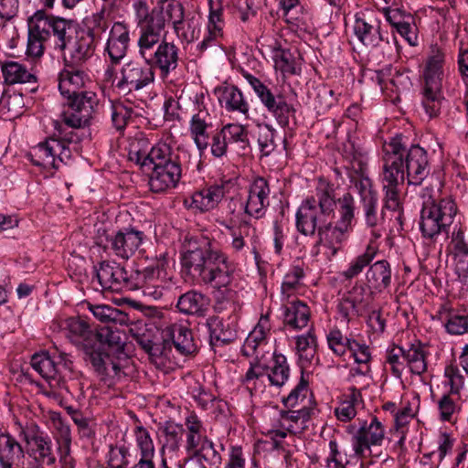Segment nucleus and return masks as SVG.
<instances>
[{
    "mask_svg": "<svg viewBox=\"0 0 468 468\" xmlns=\"http://www.w3.org/2000/svg\"><path fill=\"white\" fill-rule=\"evenodd\" d=\"M335 208V187L324 179H319L314 194L298 207L295 215L297 230L304 236H314L317 232V240L312 249L314 256L319 254L320 246L326 249L328 258L335 256L350 233L332 222Z\"/></svg>",
    "mask_w": 468,
    "mask_h": 468,
    "instance_id": "f257e3e1",
    "label": "nucleus"
},
{
    "mask_svg": "<svg viewBox=\"0 0 468 468\" xmlns=\"http://www.w3.org/2000/svg\"><path fill=\"white\" fill-rule=\"evenodd\" d=\"M181 263L189 275L216 289L218 302H235V265L208 239H190L184 245Z\"/></svg>",
    "mask_w": 468,
    "mask_h": 468,
    "instance_id": "f03ea898",
    "label": "nucleus"
},
{
    "mask_svg": "<svg viewBox=\"0 0 468 468\" xmlns=\"http://www.w3.org/2000/svg\"><path fill=\"white\" fill-rule=\"evenodd\" d=\"M133 10L139 28L138 54L165 80L179 64V48L165 40V17L161 8L149 9L146 0H133Z\"/></svg>",
    "mask_w": 468,
    "mask_h": 468,
    "instance_id": "7ed1b4c3",
    "label": "nucleus"
},
{
    "mask_svg": "<svg viewBox=\"0 0 468 468\" xmlns=\"http://www.w3.org/2000/svg\"><path fill=\"white\" fill-rule=\"evenodd\" d=\"M399 150V137H393L383 147V165L379 174V181L384 191V208L400 211V192L407 175L403 168Z\"/></svg>",
    "mask_w": 468,
    "mask_h": 468,
    "instance_id": "20e7f679",
    "label": "nucleus"
},
{
    "mask_svg": "<svg viewBox=\"0 0 468 468\" xmlns=\"http://www.w3.org/2000/svg\"><path fill=\"white\" fill-rule=\"evenodd\" d=\"M444 64V52L439 48H432L420 75L422 105L430 117L437 116L441 110Z\"/></svg>",
    "mask_w": 468,
    "mask_h": 468,
    "instance_id": "39448f33",
    "label": "nucleus"
},
{
    "mask_svg": "<svg viewBox=\"0 0 468 468\" xmlns=\"http://www.w3.org/2000/svg\"><path fill=\"white\" fill-rule=\"evenodd\" d=\"M378 251V245L373 240H370L366 250L350 261L348 267L342 272V276L346 280H351L359 275L367 266H369L366 273L368 287L378 292L388 288L392 280L391 268L388 261L381 260L370 265Z\"/></svg>",
    "mask_w": 468,
    "mask_h": 468,
    "instance_id": "423d86ee",
    "label": "nucleus"
},
{
    "mask_svg": "<svg viewBox=\"0 0 468 468\" xmlns=\"http://www.w3.org/2000/svg\"><path fill=\"white\" fill-rule=\"evenodd\" d=\"M105 80L121 94L129 95L152 85L155 73L145 60L133 58L123 63L115 73L113 66L105 69Z\"/></svg>",
    "mask_w": 468,
    "mask_h": 468,
    "instance_id": "0eeeda50",
    "label": "nucleus"
},
{
    "mask_svg": "<svg viewBox=\"0 0 468 468\" xmlns=\"http://www.w3.org/2000/svg\"><path fill=\"white\" fill-rule=\"evenodd\" d=\"M185 451L187 455L197 456L204 459L211 468H219L222 463L221 452L225 450L223 444L216 446L206 435V429L200 419L191 413L186 418Z\"/></svg>",
    "mask_w": 468,
    "mask_h": 468,
    "instance_id": "6e6552de",
    "label": "nucleus"
},
{
    "mask_svg": "<svg viewBox=\"0 0 468 468\" xmlns=\"http://www.w3.org/2000/svg\"><path fill=\"white\" fill-rule=\"evenodd\" d=\"M163 342L154 343L149 354L151 362L157 367L166 366L170 359L171 344L176 351L184 356L191 355L197 350L193 334L186 322L173 323L166 325L162 332Z\"/></svg>",
    "mask_w": 468,
    "mask_h": 468,
    "instance_id": "1a4fd4ad",
    "label": "nucleus"
},
{
    "mask_svg": "<svg viewBox=\"0 0 468 468\" xmlns=\"http://www.w3.org/2000/svg\"><path fill=\"white\" fill-rule=\"evenodd\" d=\"M265 376L271 386L281 388L285 385L290 377V367L286 356L273 352L270 361L266 363L261 356V359L250 362L242 382L250 391H257L263 387Z\"/></svg>",
    "mask_w": 468,
    "mask_h": 468,
    "instance_id": "9d476101",
    "label": "nucleus"
},
{
    "mask_svg": "<svg viewBox=\"0 0 468 468\" xmlns=\"http://www.w3.org/2000/svg\"><path fill=\"white\" fill-rule=\"evenodd\" d=\"M457 207L451 197L435 200L430 197L423 202L420 228L424 238L434 239L441 233H448Z\"/></svg>",
    "mask_w": 468,
    "mask_h": 468,
    "instance_id": "9b49d317",
    "label": "nucleus"
},
{
    "mask_svg": "<svg viewBox=\"0 0 468 468\" xmlns=\"http://www.w3.org/2000/svg\"><path fill=\"white\" fill-rule=\"evenodd\" d=\"M241 75L251 86L261 104L272 115L278 124L282 127H287L290 123V118L294 117L295 114L293 105L289 103L281 92H273L260 79L248 71L242 70Z\"/></svg>",
    "mask_w": 468,
    "mask_h": 468,
    "instance_id": "f8f14e48",
    "label": "nucleus"
},
{
    "mask_svg": "<svg viewBox=\"0 0 468 468\" xmlns=\"http://www.w3.org/2000/svg\"><path fill=\"white\" fill-rule=\"evenodd\" d=\"M178 148L174 149L166 142H158L148 149L147 140L144 138L137 139L133 142L129 150V159L141 166H158L166 164H178Z\"/></svg>",
    "mask_w": 468,
    "mask_h": 468,
    "instance_id": "ddd939ff",
    "label": "nucleus"
},
{
    "mask_svg": "<svg viewBox=\"0 0 468 468\" xmlns=\"http://www.w3.org/2000/svg\"><path fill=\"white\" fill-rule=\"evenodd\" d=\"M83 358L107 386L114 385L125 377L121 363L122 356L110 353L101 345L89 347Z\"/></svg>",
    "mask_w": 468,
    "mask_h": 468,
    "instance_id": "4468645a",
    "label": "nucleus"
},
{
    "mask_svg": "<svg viewBox=\"0 0 468 468\" xmlns=\"http://www.w3.org/2000/svg\"><path fill=\"white\" fill-rule=\"evenodd\" d=\"M65 98L67 102L60 114L62 121L73 129L89 126L98 105L96 93L85 90Z\"/></svg>",
    "mask_w": 468,
    "mask_h": 468,
    "instance_id": "2eb2a0df",
    "label": "nucleus"
},
{
    "mask_svg": "<svg viewBox=\"0 0 468 468\" xmlns=\"http://www.w3.org/2000/svg\"><path fill=\"white\" fill-rule=\"evenodd\" d=\"M31 17L44 37L53 43L55 50L65 52L66 43L76 31L73 22L48 15L44 10H37Z\"/></svg>",
    "mask_w": 468,
    "mask_h": 468,
    "instance_id": "dca6fc26",
    "label": "nucleus"
},
{
    "mask_svg": "<svg viewBox=\"0 0 468 468\" xmlns=\"http://www.w3.org/2000/svg\"><path fill=\"white\" fill-rule=\"evenodd\" d=\"M399 137V150L401 154L403 168L407 175L409 185L420 186L430 174V162L427 151L420 145H411L406 148L403 143V137Z\"/></svg>",
    "mask_w": 468,
    "mask_h": 468,
    "instance_id": "f3484780",
    "label": "nucleus"
},
{
    "mask_svg": "<svg viewBox=\"0 0 468 468\" xmlns=\"http://www.w3.org/2000/svg\"><path fill=\"white\" fill-rule=\"evenodd\" d=\"M35 165L44 168L58 169L60 164H66L71 158V150L65 148L54 136L39 143L30 153Z\"/></svg>",
    "mask_w": 468,
    "mask_h": 468,
    "instance_id": "a211bd4d",
    "label": "nucleus"
},
{
    "mask_svg": "<svg viewBox=\"0 0 468 468\" xmlns=\"http://www.w3.org/2000/svg\"><path fill=\"white\" fill-rule=\"evenodd\" d=\"M385 434V427L377 417H373L370 423L363 421L351 440L355 455L365 458L366 452H370L371 446L382 445Z\"/></svg>",
    "mask_w": 468,
    "mask_h": 468,
    "instance_id": "6ab92c4d",
    "label": "nucleus"
},
{
    "mask_svg": "<svg viewBox=\"0 0 468 468\" xmlns=\"http://www.w3.org/2000/svg\"><path fill=\"white\" fill-rule=\"evenodd\" d=\"M314 413V409L309 405H303L296 410H281L277 417L273 418L271 424L274 428L271 431L282 438H285L287 433H300L307 428V422Z\"/></svg>",
    "mask_w": 468,
    "mask_h": 468,
    "instance_id": "aec40b11",
    "label": "nucleus"
},
{
    "mask_svg": "<svg viewBox=\"0 0 468 468\" xmlns=\"http://www.w3.org/2000/svg\"><path fill=\"white\" fill-rule=\"evenodd\" d=\"M96 271L102 290H109L114 292L132 291V271L129 273L120 263L102 261Z\"/></svg>",
    "mask_w": 468,
    "mask_h": 468,
    "instance_id": "412c9836",
    "label": "nucleus"
},
{
    "mask_svg": "<svg viewBox=\"0 0 468 468\" xmlns=\"http://www.w3.org/2000/svg\"><path fill=\"white\" fill-rule=\"evenodd\" d=\"M132 291L142 289L143 293L155 300L163 296L165 271L163 264L148 266L142 271H132Z\"/></svg>",
    "mask_w": 468,
    "mask_h": 468,
    "instance_id": "4be33fe9",
    "label": "nucleus"
},
{
    "mask_svg": "<svg viewBox=\"0 0 468 468\" xmlns=\"http://www.w3.org/2000/svg\"><path fill=\"white\" fill-rule=\"evenodd\" d=\"M20 436L29 447V453L42 464L53 465L56 457L52 450V441L48 435L41 431L37 425L22 429Z\"/></svg>",
    "mask_w": 468,
    "mask_h": 468,
    "instance_id": "5701e85b",
    "label": "nucleus"
},
{
    "mask_svg": "<svg viewBox=\"0 0 468 468\" xmlns=\"http://www.w3.org/2000/svg\"><path fill=\"white\" fill-rule=\"evenodd\" d=\"M66 66H83L94 54V39L85 30H76L65 45Z\"/></svg>",
    "mask_w": 468,
    "mask_h": 468,
    "instance_id": "b1692460",
    "label": "nucleus"
},
{
    "mask_svg": "<svg viewBox=\"0 0 468 468\" xmlns=\"http://www.w3.org/2000/svg\"><path fill=\"white\" fill-rule=\"evenodd\" d=\"M145 234L134 228H124L109 236L107 240L112 253L123 260H129L142 246Z\"/></svg>",
    "mask_w": 468,
    "mask_h": 468,
    "instance_id": "393cba45",
    "label": "nucleus"
},
{
    "mask_svg": "<svg viewBox=\"0 0 468 468\" xmlns=\"http://www.w3.org/2000/svg\"><path fill=\"white\" fill-rule=\"evenodd\" d=\"M131 42L130 27L124 21H115L112 25L106 44L104 55H107L112 66L117 65L127 55Z\"/></svg>",
    "mask_w": 468,
    "mask_h": 468,
    "instance_id": "a878e982",
    "label": "nucleus"
},
{
    "mask_svg": "<svg viewBox=\"0 0 468 468\" xmlns=\"http://www.w3.org/2000/svg\"><path fill=\"white\" fill-rule=\"evenodd\" d=\"M56 359L54 356L49 355L48 352L37 353L31 357L32 367L47 380L49 390L43 388L42 393L48 398L55 397L57 391L60 389H67L66 383L63 379L58 378V369L56 367Z\"/></svg>",
    "mask_w": 468,
    "mask_h": 468,
    "instance_id": "bb28decb",
    "label": "nucleus"
},
{
    "mask_svg": "<svg viewBox=\"0 0 468 468\" xmlns=\"http://www.w3.org/2000/svg\"><path fill=\"white\" fill-rule=\"evenodd\" d=\"M372 292L363 284L356 283L351 290L345 292L337 304L340 315L346 321L358 316L372 301Z\"/></svg>",
    "mask_w": 468,
    "mask_h": 468,
    "instance_id": "cd10ccee",
    "label": "nucleus"
},
{
    "mask_svg": "<svg viewBox=\"0 0 468 468\" xmlns=\"http://www.w3.org/2000/svg\"><path fill=\"white\" fill-rule=\"evenodd\" d=\"M354 33L367 48H376L384 40L381 20L372 12H360L356 15Z\"/></svg>",
    "mask_w": 468,
    "mask_h": 468,
    "instance_id": "c85d7f7f",
    "label": "nucleus"
},
{
    "mask_svg": "<svg viewBox=\"0 0 468 468\" xmlns=\"http://www.w3.org/2000/svg\"><path fill=\"white\" fill-rule=\"evenodd\" d=\"M348 168V177L352 186L360 197V202L378 197V192L373 188L372 181L367 176V158L361 153L355 154Z\"/></svg>",
    "mask_w": 468,
    "mask_h": 468,
    "instance_id": "c756f323",
    "label": "nucleus"
},
{
    "mask_svg": "<svg viewBox=\"0 0 468 468\" xmlns=\"http://www.w3.org/2000/svg\"><path fill=\"white\" fill-rule=\"evenodd\" d=\"M60 328L70 343L83 351V354L94 345L99 335L91 330L90 324L80 317H69L60 323Z\"/></svg>",
    "mask_w": 468,
    "mask_h": 468,
    "instance_id": "7c9ffc66",
    "label": "nucleus"
},
{
    "mask_svg": "<svg viewBox=\"0 0 468 468\" xmlns=\"http://www.w3.org/2000/svg\"><path fill=\"white\" fill-rule=\"evenodd\" d=\"M270 192L269 183L265 178H255L249 187L245 213L255 218H261L270 204Z\"/></svg>",
    "mask_w": 468,
    "mask_h": 468,
    "instance_id": "2f4dec72",
    "label": "nucleus"
},
{
    "mask_svg": "<svg viewBox=\"0 0 468 468\" xmlns=\"http://www.w3.org/2000/svg\"><path fill=\"white\" fill-rule=\"evenodd\" d=\"M149 186L152 192L163 193L176 187L182 176L181 163L150 167Z\"/></svg>",
    "mask_w": 468,
    "mask_h": 468,
    "instance_id": "473e14b6",
    "label": "nucleus"
},
{
    "mask_svg": "<svg viewBox=\"0 0 468 468\" xmlns=\"http://www.w3.org/2000/svg\"><path fill=\"white\" fill-rule=\"evenodd\" d=\"M229 185V182H224L195 191L190 197V203H188V200H186V203L190 208L201 212L209 211L215 208L223 199Z\"/></svg>",
    "mask_w": 468,
    "mask_h": 468,
    "instance_id": "72a5a7b5",
    "label": "nucleus"
},
{
    "mask_svg": "<svg viewBox=\"0 0 468 468\" xmlns=\"http://www.w3.org/2000/svg\"><path fill=\"white\" fill-rule=\"evenodd\" d=\"M58 90L65 97L80 93V90L89 81V77L82 66H66L58 74Z\"/></svg>",
    "mask_w": 468,
    "mask_h": 468,
    "instance_id": "f704fd0d",
    "label": "nucleus"
},
{
    "mask_svg": "<svg viewBox=\"0 0 468 468\" xmlns=\"http://www.w3.org/2000/svg\"><path fill=\"white\" fill-rule=\"evenodd\" d=\"M218 102L227 112H239L249 116L250 105L242 91L234 85H225L215 89Z\"/></svg>",
    "mask_w": 468,
    "mask_h": 468,
    "instance_id": "c9c22d12",
    "label": "nucleus"
},
{
    "mask_svg": "<svg viewBox=\"0 0 468 468\" xmlns=\"http://www.w3.org/2000/svg\"><path fill=\"white\" fill-rule=\"evenodd\" d=\"M212 120L210 114L206 110H200L195 113L189 124L190 136L193 139L200 154L208 147L210 129H212Z\"/></svg>",
    "mask_w": 468,
    "mask_h": 468,
    "instance_id": "e433bc0d",
    "label": "nucleus"
},
{
    "mask_svg": "<svg viewBox=\"0 0 468 468\" xmlns=\"http://www.w3.org/2000/svg\"><path fill=\"white\" fill-rule=\"evenodd\" d=\"M25 453L20 443L9 433L0 434L1 468H21Z\"/></svg>",
    "mask_w": 468,
    "mask_h": 468,
    "instance_id": "4c0bfd02",
    "label": "nucleus"
},
{
    "mask_svg": "<svg viewBox=\"0 0 468 468\" xmlns=\"http://www.w3.org/2000/svg\"><path fill=\"white\" fill-rule=\"evenodd\" d=\"M210 345L218 346L229 344L237 338L236 324L229 320L212 316L207 320Z\"/></svg>",
    "mask_w": 468,
    "mask_h": 468,
    "instance_id": "58836bf2",
    "label": "nucleus"
},
{
    "mask_svg": "<svg viewBox=\"0 0 468 468\" xmlns=\"http://www.w3.org/2000/svg\"><path fill=\"white\" fill-rule=\"evenodd\" d=\"M209 305V299L203 293L191 290L181 294L176 308L182 314L204 316Z\"/></svg>",
    "mask_w": 468,
    "mask_h": 468,
    "instance_id": "ea45409f",
    "label": "nucleus"
},
{
    "mask_svg": "<svg viewBox=\"0 0 468 468\" xmlns=\"http://www.w3.org/2000/svg\"><path fill=\"white\" fill-rule=\"evenodd\" d=\"M262 48H267L272 52V58L280 66L282 71L290 74L296 73L295 58L290 50L282 48L281 43L269 37H261L260 40Z\"/></svg>",
    "mask_w": 468,
    "mask_h": 468,
    "instance_id": "a19ab883",
    "label": "nucleus"
},
{
    "mask_svg": "<svg viewBox=\"0 0 468 468\" xmlns=\"http://www.w3.org/2000/svg\"><path fill=\"white\" fill-rule=\"evenodd\" d=\"M269 332L268 317H261L254 329L247 336L243 353L246 356L255 355V360L261 359V351L266 346V336Z\"/></svg>",
    "mask_w": 468,
    "mask_h": 468,
    "instance_id": "79ce46f5",
    "label": "nucleus"
},
{
    "mask_svg": "<svg viewBox=\"0 0 468 468\" xmlns=\"http://www.w3.org/2000/svg\"><path fill=\"white\" fill-rule=\"evenodd\" d=\"M1 72L6 84L36 83L37 77L22 63L15 60L0 61Z\"/></svg>",
    "mask_w": 468,
    "mask_h": 468,
    "instance_id": "37998d69",
    "label": "nucleus"
},
{
    "mask_svg": "<svg viewBox=\"0 0 468 468\" xmlns=\"http://www.w3.org/2000/svg\"><path fill=\"white\" fill-rule=\"evenodd\" d=\"M310 320V309L301 301L292 302L286 305L283 313L284 325L292 330H300L307 326Z\"/></svg>",
    "mask_w": 468,
    "mask_h": 468,
    "instance_id": "c03bdc74",
    "label": "nucleus"
},
{
    "mask_svg": "<svg viewBox=\"0 0 468 468\" xmlns=\"http://www.w3.org/2000/svg\"><path fill=\"white\" fill-rule=\"evenodd\" d=\"M25 101L22 93L15 90H5L0 98V114L5 119L19 117L24 111Z\"/></svg>",
    "mask_w": 468,
    "mask_h": 468,
    "instance_id": "a18cd8bd",
    "label": "nucleus"
},
{
    "mask_svg": "<svg viewBox=\"0 0 468 468\" xmlns=\"http://www.w3.org/2000/svg\"><path fill=\"white\" fill-rule=\"evenodd\" d=\"M365 217V222L367 227L373 229L372 236L375 239L382 236V225L384 223L383 213H378V197H374L361 202Z\"/></svg>",
    "mask_w": 468,
    "mask_h": 468,
    "instance_id": "49530a36",
    "label": "nucleus"
},
{
    "mask_svg": "<svg viewBox=\"0 0 468 468\" xmlns=\"http://www.w3.org/2000/svg\"><path fill=\"white\" fill-rule=\"evenodd\" d=\"M54 129L56 133L54 137L60 141L61 144L68 149L72 151L79 150V144L82 140V133H80V129H73L67 125L62 119L53 122Z\"/></svg>",
    "mask_w": 468,
    "mask_h": 468,
    "instance_id": "de8ad7c7",
    "label": "nucleus"
},
{
    "mask_svg": "<svg viewBox=\"0 0 468 468\" xmlns=\"http://www.w3.org/2000/svg\"><path fill=\"white\" fill-rule=\"evenodd\" d=\"M426 356V348L420 343L412 344L404 349V360L412 374L420 376L427 370Z\"/></svg>",
    "mask_w": 468,
    "mask_h": 468,
    "instance_id": "09e8293b",
    "label": "nucleus"
},
{
    "mask_svg": "<svg viewBox=\"0 0 468 468\" xmlns=\"http://www.w3.org/2000/svg\"><path fill=\"white\" fill-rule=\"evenodd\" d=\"M231 242L230 248L234 252H240L255 236V229L248 221H241L237 227H229Z\"/></svg>",
    "mask_w": 468,
    "mask_h": 468,
    "instance_id": "8fccbe9b",
    "label": "nucleus"
},
{
    "mask_svg": "<svg viewBox=\"0 0 468 468\" xmlns=\"http://www.w3.org/2000/svg\"><path fill=\"white\" fill-rule=\"evenodd\" d=\"M88 306L94 317L101 323H112L121 325L128 324L129 323L128 314L117 308L110 305H93L90 303H88Z\"/></svg>",
    "mask_w": 468,
    "mask_h": 468,
    "instance_id": "3c124183",
    "label": "nucleus"
},
{
    "mask_svg": "<svg viewBox=\"0 0 468 468\" xmlns=\"http://www.w3.org/2000/svg\"><path fill=\"white\" fill-rule=\"evenodd\" d=\"M338 204V219L335 222L342 228L352 230V223L355 219L356 204L353 196L350 193H345L342 197H336Z\"/></svg>",
    "mask_w": 468,
    "mask_h": 468,
    "instance_id": "603ef678",
    "label": "nucleus"
},
{
    "mask_svg": "<svg viewBox=\"0 0 468 468\" xmlns=\"http://www.w3.org/2000/svg\"><path fill=\"white\" fill-rule=\"evenodd\" d=\"M96 334L99 335V338L94 341V346L101 345L103 348L110 353H113L122 357L124 356V342L120 332L112 330V327H107L101 332Z\"/></svg>",
    "mask_w": 468,
    "mask_h": 468,
    "instance_id": "864d4df0",
    "label": "nucleus"
},
{
    "mask_svg": "<svg viewBox=\"0 0 468 468\" xmlns=\"http://www.w3.org/2000/svg\"><path fill=\"white\" fill-rule=\"evenodd\" d=\"M39 27L33 22L32 17L28 18V38L27 55L33 58H40L44 54L45 43L48 41L39 31Z\"/></svg>",
    "mask_w": 468,
    "mask_h": 468,
    "instance_id": "5fc2aeb1",
    "label": "nucleus"
},
{
    "mask_svg": "<svg viewBox=\"0 0 468 468\" xmlns=\"http://www.w3.org/2000/svg\"><path fill=\"white\" fill-rule=\"evenodd\" d=\"M50 420L54 429V437L58 444V450L64 452L71 447V431L69 425L62 419L60 413L52 412Z\"/></svg>",
    "mask_w": 468,
    "mask_h": 468,
    "instance_id": "6e6d98bb",
    "label": "nucleus"
},
{
    "mask_svg": "<svg viewBox=\"0 0 468 468\" xmlns=\"http://www.w3.org/2000/svg\"><path fill=\"white\" fill-rule=\"evenodd\" d=\"M351 356L354 357L355 362L357 364L356 367H354L350 370V374L355 377L356 375L365 376L370 371L369 361L371 360V356L369 352V348L366 345H361L355 341L352 346V348L349 349Z\"/></svg>",
    "mask_w": 468,
    "mask_h": 468,
    "instance_id": "4d7b16f0",
    "label": "nucleus"
},
{
    "mask_svg": "<svg viewBox=\"0 0 468 468\" xmlns=\"http://www.w3.org/2000/svg\"><path fill=\"white\" fill-rule=\"evenodd\" d=\"M162 431L165 436V442L162 450L165 449L169 452H177L181 446L182 436L185 431L182 425L176 424L172 421H166Z\"/></svg>",
    "mask_w": 468,
    "mask_h": 468,
    "instance_id": "13d9d810",
    "label": "nucleus"
},
{
    "mask_svg": "<svg viewBox=\"0 0 468 468\" xmlns=\"http://www.w3.org/2000/svg\"><path fill=\"white\" fill-rule=\"evenodd\" d=\"M133 434L140 457L154 458L155 447L147 429L137 425L133 430Z\"/></svg>",
    "mask_w": 468,
    "mask_h": 468,
    "instance_id": "bf43d9fd",
    "label": "nucleus"
},
{
    "mask_svg": "<svg viewBox=\"0 0 468 468\" xmlns=\"http://www.w3.org/2000/svg\"><path fill=\"white\" fill-rule=\"evenodd\" d=\"M326 339L329 348L338 356H342L347 350L349 351L356 341L344 335L339 329L331 330L327 334Z\"/></svg>",
    "mask_w": 468,
    "mask_h": 468,
    "instance_id": "052dcab7",
    "label": "nucleus"
},
{
    "mask_svg": "<svg viewBox=\"0 0 468 468\" xmlns=\"http://www.w3.org/2000/svg\"><path fill=\"white\" fill-rule=\"evenodd\" d=\"M257 126L259 129L258 144L261 153L263 155L268 156L276 148L274 141L276 130L268 123H259Z\"/></svg>",
    "mask_w": 468,
    "mask_h": 468,
    "instance_id": "680f3d73",
    "label": "nucleus"
},
{
    "mask_svg": "<svg viewBox=\"0 0 468 468\" xmlns=\"http://www.w3.org/2000/svg\"><path fill=\"white\" fill-rule=\"evenodd\" d=\"M224 135L229 144H236L241 149L249 146V134L246 127L239 123H228L222 128Z\"/></svg>",
    "mask_w": 468,
    "mask_h": 468,
    "instance_id": "e2e57ef3",
    "label": "nucleus"
},
{
    "mask_svg": "<svg viewBox=\"0 0 468 468\" xmlns=\"http://www.w3.org/2000/svg\"><path fill=\"white\" fill-rule=\"evenodd\" d=\"M444 385L449 387L448 394L460 395L465 385L464 376L457 366L449 365L444 368Z\"/></svg>",
    "mask_w": 468,
    "mask_h": 468,
    "instance_id": "0e129e2a",
    "label": "nucleus"
},
{
    "mask_svg": "<svg viewBox=\"0 0 468 468\" xmlns=\"http://www.w3.org/2000/svg\"><path fill=\"white\" fill-rule=\"evenodd\" d=\"M308 381L304 378L303 372H302L301 379L297 386L290 392V394L283 399V403L288 408H294L300 404L305 405L304 401L310 404V399H307Z\"/></svg>",
    "mask_w": 468,
    "mask_h": 468,
    "instance_id": "69168bd1",
    "label": "nucleus"
},
{
    "mask_svg": "<svg viewBox=\"0 0 468 468\" xmlns=\"http://www.w3.org/2000/svg\"><path fill=\"white\" fill-rule=\"evenodd\" d=\"M133 113V109L122 102L112 103L111 118L113 127L118 131L123 130L131 120Z\"/></svg>",
    "mask_w": 468,
    "mask_h": 468,
    "instance_id": "338daca9",
    "label": "nucleus"
},
{
    "mask_svg": "<svg viewBox=\"0 0 468 468\" xmlns=\"http://www.w3.org/2000/svg\"><path fill=\"white\" fill-rule=\"evenodd\" d=\"M304 277V271L300 266H292L284 276L282 283V293L289 298L301 286V280Z\"/></svg>",
    "mask_w": 468,
    "mask_h": 468,
    "instance_id": "774afa93",
    "label": "nucleus"
}]
</instances>
